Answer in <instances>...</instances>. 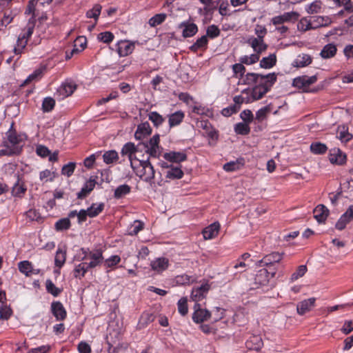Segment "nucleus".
Here are the masks:
<instances>
[{
	"mask_svg": "<svg viewBox=\"0 0 353 353\" xmlns=\"http://www.w3.org/2000/svg\"><path fill=\"white\" fill-rule=\"evenodd\" d=\"M12 126L13 123L6 133L7 139L3 142V148L0 150V156L16 155L21 151L26 137L23 134H17L16 130L12 129Z\"/></svg>",
	"mask_w": 353,
	"mask_h": 353,
	"instance_id": "nucleus-1",
	"label": "nucleus"
},
{
	"mask_svg": "<svg viewBox=\"0 0 353 353\" xmlns=\"http://www.w3.org/2000/svg\"><path fill=\"white\" fill-rule=\"evenodd\" d=\"M255 33L257 37H251L248 43L251 46L255 52L261 53L266 50L268 45L264 43L263 37L267 33L265 27L257 25L255 28Z\"/></svg>",
	"mask_w": 353,
	"mask_h": 353,
	"instance_id": "nucleus-2",
	"label": "nucleus"
},
{
	"mask_svg": "<svg viewBox=\"0 0 353 353\" xmlns=\"http://www.w3.org/2000/svg\"><path fill=\"white\" fill-rule=\"evenodd\" d=\"M34 28V18L30 19L26 28V32L19 34L18 37L17 44L14 48V53L17 55H19L23 52V49L27 46L29 39L31 37Z\"/></svg>",
	"mask_w": 353,
	"mask_h": 353,
	"instance_id": "nucleus-3",
	"label": "nucleus"
},
{
	"mask_svg": "<svg viewBox=\"0 0 353 353\" xmlns=\"http://www.w3.org/2000/svg\"><path fill=\"white\" fill-rule=\"evenodd\" d=\"M140 166L141 169L139 170L137 174L143 181L151 182L154 178L155 171L149 161V158L146 160L140 161Z\"/></svg>",
	"mask_w": 353,
	"mask_h": 353,
	"instance_id": "nucleus-4",
	"label": "nucleus"
},
{
	"mask_svg": "<svg viewBox=\"0 0 353 353\" xmlns=\"http://www.w3.org/2000/svg\"><path fill=\"white\" fill-rule=\"evenodd\" d=\"M283 253L277 252H272L265 255L261 260L256 262V265L263 267L266 266L268 268V270L274 269L272 268L274 264L278 263L283 259Z\"/></svg>",
	"mask_w": 353,
	"mask_h": 353,
	"instance_id": "nucleus-5",
	"label": "nucleus"
},
{
	"mask_svg": "<svg viewBox=\"0 0 353 353\" xmlns=\"http://www.w3.org/2000/svg\"><path fill=\"white\" fill-rule=\"evenodd\" d=\"M276 274V268L268 270L263 268L258 271L254 277L255 284L258 285H265L268 283L270 278H273Z\"/></svg>",
	"mask_w": 353,
	"mask_h": 353,
	"instance_id": "nucleus-6",
	"label": "nucleus"
},
{
	"mask_svg": "<svg viewBox=\"0 0 353 353\" xmlns=\"http://www.w3.org/2000/svg\"><path fill=\"white\" fill-rule=\"evenodd\" d=\"M141 147L145 152L152 157H158L160 154L159 150V135H154L146 143H141Z\"/></svg>",
	"mask_w": 353,
	"mask_h": 353,
	"instance_id": "nucleus-7",
	"label": "nucleus"
},
{
	"mask_svg": "<svg viewBox=\"0 0 353 353\" xmlns=\"http://www.w3.org/2000/svg\"><path fill=\"white\" fill-rule=\"evenodd\" d=\"M141 147V144L139 143L137 146L134 145V143L132 142H128L125 143L121 150V154L122 156H127L128 157V160L130 163L131 168L134 170L135 167L133 165V159L132 156L138 152L139 151H141V149L140 148Z\"/></svg>",
	"mask_w": 353,
	"mask_h": 353,
	"instance_id": "nucleus-8",
	"label": "nucleus"
},
{
	"mask_svg": "<svg viewBox=\"0 0 353 353\" xmlns=\"http://www.w3.org/2000/svg\"><path fill=\"white\" fill-rule=\"evenodd\" d=\"M316 81L317 77L316 75H313L311 77L305 75L294 79L292 85L296 88L303 89L304 91L307 92V88L310 85L314 83Z\"/></svg>",
	"mask_w": 353,
	"mask_h": 353,
	"instance_id": "nucleus-9",
	"label": "nucleus"
},
{
	"mask_svg": "<svg viewBox=\"0 0 353 353\" xmlns=\"http://www.w3.org/2000/svg\"><path fill=\"white\" fill-rule=\"evenodd\" d=\"M276 81L275 73H270L267 75L258 74L254 86L268 88L270 90L271 87Z\"/></svg>",
	"mask_w": 353,
	"mask_h": 353,
	"instance_id": "nucleus-10",
	"label": "nucleus"
},
{
	"mask_svg": "<svg viewBox=\"0 0 353 353\" xmlns=\"http://www.w3.org/2000/svg\"><path fill=\"white\" fill-rule=\"evenodd\" d=\"M194 309L192 319L195 323H201L210 319V312L208 310L202 309L199 303H195Z\"/></svg>",
	"mask_w": 353,
	"mask_h": 353,
	"instance_id": "nucleus-11",
	"label": "nucleus"
},
{
	"mask_svg": "<svg viewBox=\"0 0 353 353\" xmlns=\"http://www.w3.org/2000/svg\"><path fill=\"white\" fill-rule=\"evenodd\" d=\"M316 298L312 297L305 299L296 305V312L299 315H304L310 312L315 306Z\"/></svg>",
	"mask_w": 353,
	"mask_h": 353,
	"instance_id": "nucleus-12",
	"label": "nucleus"
},
{
	"mask_svg": "<svg viewBox=\"0 0 353 353\" xmlns=\"http://www.w3.org/2000/svg\"><path fill=\"white\" fill-rule=\"evenodd\" d=\"M299 15L296 12H285L281 15L273 17L271 21L274 25L277 26L292 20L296 21L298 19Z\"/></svg>",
	"mask_w": 353,
	"mask_h": 353,
	"instance_id": "nucleus-13",
	"label": "nucleus"
},
{
	"mask_svg": "<svg viewBox=\"0 0 353 353\" xmlns=\"http://www.w3.org/2000/svg\"><path fill=\"white\" fill-rule=\"evenodd\" d=\"M210 285L205 283L200 287L194 288L192 291L191 299L195 302H198L204 299L210 290Z\"/></svg>",
	"mask_w": 353,
	"mask_h": 353,
	"instance_id": "nucleus-14",
	"label": "nucleus"
},
{
	"mask_svg": "<svg viewBox=\"0 0 353 353\" xmlns=\"http://www.w3.org/2000/svg\"><path fill=\"white\" fill-rule=\"evenodd\" d=\"M51 310L57 321H63L66 318V311L61 302H52L51 304Z\"/></svg>",
	"mask_w": 353,
	"mask_h": 353,
	"instance_id": "nucleus-15",
	"label": "nucleus"
},
{
	"mask_svg": "<svg viewBox=\"0 0 353 353\" xmlns=\"http://www.w3.org/2000/svg\"><path fill=\"white\" fill-rule=\"evenodd\" d=\"M329 210L323 204L318 205L313 210L314 217L319 223H324L329 215Z\"/></svg>",
	"mask_w": 353,
	"mask_h": 353,
	"instance_id": "nucleus-16",
	"label": "nucleus"
},
{
	"mask_svg": "<svg viewBox=\"0 0 353 353\" xmlns=\"http://www.w3.org/2000/svg\"><path fill=\"white\" fill-rule=\"evenodd\" d=\"M96 183L95 179L90 177V179L85 182L81 191L77 193V198L83 199L88 196L94 188Z\"/></svg>",
	"mask_w": 353,
	"mask_h": 353,
	"instance_id": "nucleus-17",
	"label": "nucleus"
},
{
	"mask_svg": "<svg viewBox=\"0 0 353 353\" xmlns=\"http://www.w3.org/2000/svg\"><path fill=\"white\" fill-rule=\"evenodd\" d=\"M330 160L332 163L342 165L346 161V156L339 149L334 148L330 150Z\"/></svg>",
	"mask_w": 353,
	"mask_h": 353,
	"instance_id": "nucleus-18",
	"label": "nucleus"
},
{
	"mask_svg": "<svg viewBox=\"0 0 353 353\" xmlns=\"http://www.w3.org/2000/svg\"><path fill=\"white\" fill-rule=\"evenodd\" d=\"M220 229V224L217 222L213 223L205 228L202 233L205 239H211L216 236Z\"/></svg>",
	"mask_w": 353,
	"mask_h": 353,
	"instance_id": "nucleus-19",
	"label": "nucleus"
},
{
	"mask_svg": "<svg viewBox=\"0 0 353 353\" xmlns=\"http://www.w3.org/2000/svg\"><path fill=\"white\" fill-rule=\"evenodd\" d=\"M152 129L148 122L143 123L138 125L134 137L137 140H141L146 136L151 134Z\"/></svg>",
	"mask_w": 353,
	"mask_h": 353,
	"instance_id": "nucleus-20",
	"label": "nucleus"
},
{
	"mask_svg": "<svg viewBox=\"0 0 353 353\" xmlns=\"http://www.w3.org/2000/svg\"><path fill=\"white\" fill-rule=\"evenodd\" d=\"M169 265V261L166 258H158L151 262V268L154 271L159 273L165 270Z\"/></svg>",
	"mask_w": 353,
	"mask_h": 353,
	"instance_id": "nucleus-21",
	"label": "nucleus"
},
{
	"mask_svg": "<svg viewBox=\"0 0 353 353\" xmlns=\"http://www.w3.org/2000/svg\"><path fill=\"white\" fill-rule=\"evenodd\" d=\"M163 158L173 163H180L186 160L187 155L183 152H170L163 154Z\"/></svg>",
	"mask_w": 353,
	"mask_h": 353,
	"instance_id": "nucleus-22",
	"label": "nucleus"
},
{
	"mask_svg": "<svg viewBox=\"0 0 353 353\" xmlns=\"http://www.w3.org/2000/svg\"><path fill=\"white\" fill-rule=\"evenodd\" d=\"M76 89L77 85L74 83L65 82L61 85L58 92L61 96L65 98L72 95Z\"/></svg>",
	"mask_w": 353,
	"mask_h": 353,
	"instance_id": "nucleus-23",
	"label": "nucleus"
},
{
	"mask_svg": "<svg viewBox=\"0 0 353 353\" xmlns=\"http://www.w3.org/2000/svg\"><path fill=\"white\" fill-rule=\"evenodd\" d=\"M89 259L91 260L90 263H88L90 268H95L103 261V258L102 251L98 250L94 252H90L89 254Z\"/></svg>",
	"mask_w": 353,
	"mask_h": 353,
	"instance_id": "nucleus-24",
	"label": "nucleus"
},
{
	"mask_svg": "<svg viewBox=\"0 0 353 353\" xmlns=\"http://www.w3.org/2000/svg\"><path fill=\"white\" fill-rule=\"evenodd\" d=\"M134 49V45L127 41H121L118 43L117 52L120 57H125L132 53Z\"/></svg>",
	"mask_w": 353,
	"mask_h": 353,
	"instance_id": "nucleus-25",
	"label": "nucleus"
},
{
	"mask_svg": "<svg viewBox=\"0 0 353 353\" xmlns=\"http://www.w3.org/2000/svg\"><path fill=\"white\" fill-rule=\"evenodd\" d=\"M312 63V57L307 54H302L293 61L292 65L296 68H303Z\"/></svg>",
	"mask_w": 353,
	"mask_h": 353,
	"instance_id": "nucleus-26",
	"label": "nucleus"
},
{
	"mask_svg": "<svg viewBox=\"0 0 353 353\" xmlns=\"http://www.w3.org/2000/svg\"><path fill=\"white\" fill-rule=\"evenodd\" d=\"M336 51L337 48L334 44L328 43L323 48L320 55L323 59H330L336 54Z\"/></svg>",
	"mask_w": 353,
	"mask_h": 353,
	"instance_id": "nucleus-27",
	"label": "nucleus"
},
{
	"mask_svg": "<svg viewBox=\"0 0 353 353\" xmlns=\"http://www.w3.org/2000/svg\"><path fill=\"white\" fill-rule=\"evenodd\" d=\"M337 137L344 143L350 141L353 136L348 131V128L345 125L339 126L337 129Z\"/></svg>",
	"mask_w": 353,
	"mask_h": 353,
	"instance_id": "nucleus-28",
	"label": "nucleus"
},
{
	"mask_svg": "<svg viewBox=\"0 0 353 353\" xmlns=\"http://www.w3.org/2000/svg\"><path fill=\"white\" fill-rule=\"evenodd\" d=\"M180 27H184L182 32L183 37H192L197 32L198 30L197 26L194 23L185 24L183 23L180 25Z\"/></svg>",
	"mask_w": 353,
	"mask_h": 353,
	"instance_id": "nucleus-29",
	"label": "nucleus"
},
{
	"mask_svg": "<svg viewBox=\"0 0 353 353\" xmlns=\"http://www.w3.org/2000/svg\"><path fill=\"white\" fill-rule=\"evenodd\" d=\"M104 203H92L90 208H88L86 210L87 213H88V216L93 218L98 216L104 209Z\"/></svg>",
	"mask_w": 353,
	"mask_h": 353,
	"instance_id": "nucleus-30",
	"label": "nucleus"
},
{
	"mask_svg": "<svg viewBox=\"0 0 353 353\" xmlns=\"http://www.w3.org/2000/svg\"><path fill=\"white\" fill-rule=\"evenodd\" d=\"M248 348L258 350L263 346V341L259 336L254 335L246 343Z\"/></svg>",
	"mask_w": 353,
	"mask_h": 353,
	"instance_id": "nucleus-31",
	"label": "nucleus"
},
{
	"mask_svg": "<svg viewBox=\"0 0 353 353\" xmlns=\"http://www.w3.org/2000/svg\"><path fill=\"white\" fill-rule=\"evenodd\" d=\"M276 63V57L274 54H270L267 57H263L260 61V67L262 68H271Z\"/></svg>",
	"mask_w": 353,
	"mask_h": 353,
	"instance_id": "nucleus-32",
	"label": "nucleus"
},
{
	"mask_svg": "<svg viewBox=\"0 0 353 353\" xmlns=\"http://www.w3.org/2000/svg\"><path fill=\"white\" fill-rule=\"evenodd\" d=\"M268 88L254 86L251 90V97L253 101L259 100L269 91Z\"/></svg>",
	"mask_w": 353,
	"mask_h": 353,
	"instance_id": "nucleus-33",
	"label": "nucleus"
},
{
	"mask_svg": "<svg viewBox=\"0 0 353 353\" xmlns=\"http://www.w3.org/2000/svg\"><path fill=\"white\" fill-rule=\"evenodd\" d=\"M154 315L152 313L148 312H143L139 319V328L146 327L149 323H152L154 320Z\"/></svg>",
	"mask_w": 353,
	"mask_h": 353,
	"instance_id": "nucleus-34",
	"label": "nucleus"
},
{
	"mask_svg": "<svg viewBox=\"0 0 353 353\" xmlns=\"http://www.w3.org/2000/svg\"><path fill=\"white\" fill-rule=\"evenodd\" d=\"M243 159H238L236 161H230L223 165V169L227 172H232L239 170L243 165Z\"/></svg>",
	"mask_w": 353,
	"mask_h": 353,
	"instance_id": "nucleus-35",
	"label": "nucleus"
},
{
	"mask_svg": "<svg viewBox=\"0 0 353 353\" xmlns=\"http://www.w3.org/2000/svg\"><path fill=\"white\" fill-rule=\"evenodd\" d=\"M327 150L326 145L320 142H314L310 145V150L314 154H323Z\"/></svg>",
	"mask_w": 353,
	"mask_h": 353,
	"instance_id": "nucleus-36",
	"label": "nucleus"
},
{
	"mask_svg": "<svg viewBox=\"0 0 353 353\" xmlns=\"http://www.w3.org/2000/svg\"><path fill=\"white\" fill-rule=\"evenodd\" d=\"M130 190H131V188L128 185H127V184L121 185L115 189L114 193V196L116 199H121L123 196H124L125 195L130 193Z\"/></svg>",
	"mask_w": 353,
	"mask_h": 353,
	"instance_id": "nucleus-37",
	"label": "nucleus"
},
{
	"mask_svg": "<svg viewBox=\"0 0 353 353\" xmlns=\"http://www.w3.org/2000/svg\"><path fill=\"white\" fill-rule=\"evenodd\" d=\"M66 259V251L63 250L62 249L59 248L57 251L55 259H54V263L55 265L58 268H61L63 264L65 263Z\"/></svg>",
	"mask_w": 353,
	"mask_h": 353,
	"instance_id": "nucleus-38",
	"label": "nucleus"
},
{
	"mask_svg": "<svg viewBox=\"0 0 353 353\" xmlns=\"http://www.w3.org/2000/svg\"><path fill=\"white\" fill-rule=\"evenodd\" d=\"M184 117V114L178 111L173 114H172L169 117V125L170 127H173L179 125L183 120Z\"/></svg>",
	"mask_w": 353,
	"mask_h": 353,
	"instance_id": "nucleus-39",
	"label": "nucleus"
},
{
	"mask_svg": "<svg viewBox=\"0 0 353 353\" xmlns=\"http://www.w3.org/2000/svg\"><path fill=\"white\" fill-rule=\"evenodd\" d=\"M207 36L204 35L196 40V41L190 46V49L192 52H196L199 49L205 48L208 45Z\"/></svg>",
	"mask_w": 353,
	"mask_h": 353,
	"instance_id": "nucleus-40",
	"label": "nucleus"
},
{
	"mask_svg": "<svg viewBox=\"0 0 353 353\" xmlns=\"http://www.w3.org/2000/svg\"><path fill=\"white\" fill-rule=\"evenodd\" d=\"M71 223L68 218L61 219L55 223L54 228L57 231L68 230L70 228Z\"/></svg>",
	"mask_w": 353,
	"mask_h": 353,
	"instance_id": "nucleus-41",
	"label": "nucleus"
},
{
	"mask_svg": "<svg viewBox=\"0 0 353 353\" xmlns=\"http://www.w3.org/2000/svg\"><path fill=\"white\" fill-rule=\"evenodd\" d=\"M314 29L327 26L330 23L329 18L318 16L312 17Z\"/></svg>",
	"mask_w": 353,
	"mask_h": 353,
	"instance_id": "nucleus-42",
	"label": "nucleus"
},
{
	"mask_svg": "<svg viewBox=\"0 0 353 353\" xmlns=\"http://www.w3.org/2000/svg\"><path fill=\"white\" fill-rule=\"evenodd\" d=\"M259 54L256 52L255 54H252L250 56H243L240 58L239 61L241 63L246 65H251L256 63L259 60Z\"/></svg>",
	"mask_w": 353,
	"mask_h": 353,
	"instance_id": "nucleus-43",
	"label": "nucleus"
},
{
	"mask_svg": "<svg viewBox=\"0 0 353 353\" xmlns=\"http://www.w3.org/2000/svg\"><path fill=\"white\" fill-rule=\"evenodd\" d=\"M166 14H157L149 19L148 23L151 27H155L162 23L166 19Z\"/></svg>",
	"mask_w": 353,
	"mask_h": 353,
	"instance_id": "nucleus-44",
	"label": "nucleus"
},
{
	"mask_svg": "<svg viewBox=\"0 0 353 353\" xmlns=\"http://www.w3.org/2000/svg\"><path fill=\"white\" fill-rule=\"evenodd\" d=\"M183 176V172L180 168L172 167L170 170L167 172L166 177L169 179H181Z\"/></svg>",
	"mask_w": 353,
	"mask_h": 353,
	"instance_id": "nucleus-45",
	"label": "nucleus"
},
{
	"mask_svg": "<svg viewBox=\"0 0 353 353\" xmlns=\"http://www.w3.org/2000/svg\"><path fill=\"white\" fill-rule=\"evenodd\" d=\"M18 268L19 271L26 274V276H30L32 273V264L28 261H21L18 264Z\"/></svg>",
	"mask_w": 353,
	"mask_h": 353,
	"instance_id": "nucleus-46",
	"label": "nucleus"
},
{
	"mask_svg": "<svg viewBox=\"0 0 353 353\" xmlns=\"http://www.w3.org/2000/svg\"><path fill=\"white\" fill-rule=\"evenodd\" d=\"M234 131L238 134L247 135L250 132V128L247 123H239L235 125Z\"/></svg>",
	"mask_w": 353,
	"mask_h": 353,
	"instance_id": "nucleus-47",
	"label": "nucleus"
},
{
	"mask_svg": "<svg viewBox=\"0 0 353 353\" xmlns=\"http://www.w3.org/2000/svg\"><path fill=\"white\" fill-rule=\"evenodd\" d=\"M118 153L115 150L107 151L103 155V161L106 164L112 163L114 161L118 159Z\"/></svg>",
	"mask_w": 353,
	"mask_h": 353,
	"instance_id": "nucleus-48",
	"label": "nucleus"
},
{
	"mask_svg": "<svg viewBox=\"0 0 353 353\" xmlns=\"http://www.w3.org/2000/svg\"><path fill=\"white\" fill-rule=\"evenodd\" d=\"M298 28L304 32L314 29L312 18L309 20L305 18L301 19L298 24Z\"/></svg>",
	"mask_w": 353,
	"mask_h": 353,
	"instance_id": "nucleus-49",
	"label": "nucleus"
},
{
	"mask_svg": "<svg viewBox=\"0 0 353 353\" xmlns=\"http://www.w3.org/2000/svg\"><path fill=\"white\" fill-rule=\"evenodd\" d=\"M143 228V223L140 221H135L128 229V234L133 236L137 234Z\"/></svg>",
	"mask_w": 353,
	"mask_h": 353,
	"instance_id": "nucleus-50",
	"label": "nucleus"
},
{
	"mask_svg": "<svg viewBox=\"0 0 353 353\" xmlns=\"http://www.w3.org/2000/svg\"><path fill=\"white\" fill-rule=\"evenodd\" d=\"M179 312L185 316L188 312V299L186 297H183L177 303Z\"/></svg>",
	"mask_w": 353,
	"mask_h": 353,
	"instance_id": "nucleus-51",
	"label": "nucleus"
},
{
	"mask_svg": "<svg viewBox=\"0 0 353 353\" xmlns=\"http://www.w3.org/2000/svg\"><path fill=\"white\" fill-rule=\"evenodd\" d=\"M55 105V101L52 97H46L42 103V110L45 112H50Z\"/></svg>",
	"mask_w": 353,
	"mask_h": 353,
	"instance_id": "nucleus-52",
	"label": "nucleus"
},
{
	"mask_svg": "<svg viewBox=\"0 0 353 353\" xmlns=\"http://www.w3.org/2000/svg\"><path fill=\"white\" fill-rule=\"evenodd\" d=\"M101 6L99 4H95L92 9L89 10L86 12V17L88 18H94L96 21H97L99 16L100 15L101 10Z\"/></svg>",
	"mask_w": 353,
	"mask_h": 353,
	"instance_id": "nucleus-53",
	"label": "nucleus"
},
{
	"mask_svg": "<svg viewBox=\"0 0 353 353\" xmlns=\"http://www.w3.org/2000/svg\"><path fill=\"white\" fill-rule=\"evenodd\" d=\"M148 118L149 120L151 121L154 125L156 127H158L164 121V119L162 117V116L157 112H151L148 114Z\"/></svg>",
	"mask_w": 353,
	"mask_h": 353,
	"instance_id": "nucleus-54",
	"label": "nucleus"
},
{
	"mask_svg": "<svg viewBox=\"0 0 353 353\" xmlns=\"http://www.w3.org/2000/svg\"><path fill=\"white\" fill-rule=\"evenodd\" d=\"M46 286L47 292L54 296H57L61 292V290L57 288L51 280L46 281Z\"/></svg>",
	"mask_w": 353,
	"mask_h": 353,
	"instance_id": "nucleus-55",
	"label": "nucleus"
},
{
	"mask_svg": "<svg viewBox=\"0 0 353 353\" xmlns=\"http://www.w3.org/2000/svg\"><path fill=\"white\" fill-rule=\"evenodd\" d=\"M90 268L88 263H81L76 266L74 269V276L78 277L79 275L83 276L85 273Z\"/></svg>",
	"mask_w": 353,
	"mask_h": 353,
	"instance_id": "nucleus-56",
	"label": "nucleus"
},
{
	"mask_svg": "<svg viewBox=\"0 0 353 353\" xmlns=\"http://www.w3.org/2000/svg\"><path fill=\"white\" fill-rule=\"evenodd\" d=\"M307 272V267L306 265H299L297 268V270H296V272H294L292 276H291V280L292 281H295V280H297L298 279L302 277Z\"/></svg>",
	"mask_w": 353,
	"mask_h": 353,
	"instance_id": "nucleus-57",
	"label": "nucleus"
},
{
	"mask_svg": "<svg viewBox=\"0 0 353 353\" xmlns=\"http://www.w3.org/2000/svg\"><path fill=\"white\" fill-rule=\"evenodd\" d=\"M75 167V163H68V164L63 165V167L62 168L61 174L69 177L73 174Z\"/></svg>",
	"mask_w": 353,
	"mask_h": 353,
	"instance_id": "nucleus-58",
	"label": "nucleus"
},
{
	"mask_svg": "<svg viewBox=\"0 0 353 353\" xmlns=\"http://www.w3.org/2000/svg\"><path fill=\"white\" fill-rule=\"evenodd\" d=\"M12 311L10 307L0 305V319L8 320L12 315Z\"/></svg>",
	"mask_w": 353,
	"mask_h": 353,
	"instance_id": "nucleus-59",
	"label": "nucleus"
},
{
	"mask_svg": "<svg viewBox=\"0 0 353 353\" xmlns=\"http://www.w3.org/2000/svg\"><path fill=\"white\" fill-rule=\"evenodd\" d=\"M258 74L254 72L247 73L243 78V83L250 85H255Z\"/></svg>",
	"mask_w": 353,
	"mask_h": 353,
	"instance_id": "nucleus-60",
	"label": "nucleus"
},
{
	"mask_svg": "<svg viewBox=\"0 0 353 353\" xmlns=\"http://www.w3.org/2000/svg\"><path fill=\"white\" fill-rule=\"evenodd\" d=\"M26 191L24 185L17 183L12 188V194L14 196L21 197Z\"/></svg>",
	"mask_w": 353,
	"mask_h": 353,
	"instance_id": "nucleus-61",
	"label": "nucleus"
},
{
	"mask_svg": "<svg viewBox=\"0 0 353 353\" xmlns=\"http://www.w3.org/2000/svg\"><path fill=\"white\" fill-rule=\"evenodd\" d=\"M114 39V35L110 32H103L98 35V39L105 43H109Z\"/></svg>",
	"mask_w": 353,
	"mask_h": 353,
	"instance_id": "nucleus-62",
	"label": "nucleus"
},
{
	"mask_svg": "<svg viewBox=\"0 0 353 353\" xmlns=\"http://www.w3.org/2000/svg\"><path fill=\"white\" fill-rule=\"evenodd\" d=\"M121 261V258L118 255H114L110 256L109 259H107L105 261L104 265L106 268H112L117 264H118Z\"/></svg>",
	"mask_w": 353,
	"mask_h": 353,
	"instance_id": "nucleus-63",
	"label": "nucleus"
},
{
	"mask_svg": "<svg viewBox=\"0 0 353 353\" xmlns=\"http://www.w3.org/2000/svg\"><path fill=\"white\" fill-rule=\"evenodd\" d=\"M26 217L30 221H38L41 219L40 213L35 209H30L26 212Z\"/></svg>",
	"mask_w": 353,
	"mask_h": 353,
	"instance_id": "nucleus-64",
	"label": "nucleus"
}]
</instances>
